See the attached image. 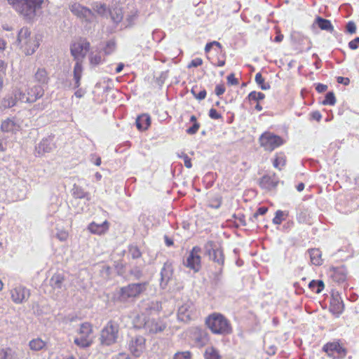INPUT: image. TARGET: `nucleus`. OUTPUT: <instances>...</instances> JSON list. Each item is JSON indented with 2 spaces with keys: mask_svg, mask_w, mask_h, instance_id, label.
I'll return each instance as SVG.
<instances>
[{
  "mask_svg": "<svg viewBox=\"0 0 359 359\" xmlns=\"http://www.w3.org/2000/svg\"><path fill=\"white\" fill-rule=\"evenodd\" d=\"M330 311L337 316L344 311V304L339 297H332L330 304Z\"/></svg>",
  "mask_w": 359,
  "mask_h": 359,
  "instance_id": "b1692460",
  "label": "nucleus"
},
{
  "mask_svg": "<svg viewBox=\"0 0 359 359\" xmlns=\"http://www.w3.org/2000/svg\"><path fill=\"white\" fill-rule=\"evenodd\" d=\"M89 49L90 43L86 39H80L72 44L70 50L74 60H79V57L84 58Z\"/></svg>",
  "mask_w": 359,
  "mask_h": 359,
  "instance_id": "9b49d317",
  "label": "nucleus"
},
{
  "mask_svg": "<svg viewBox=\"0 0 359 359\" xmlns=\"http://www.w3.org/2000/svg\"><path fill=\"white\" fill-rule=\"evenodd\" d=\"M315 23L322 30H326L330 32L334 31V27L329 20L318 16L315 20Z\"/></svg>",
  "mask_w": 359,
  "mask_h": 359,
  "instance_id": "bb28decb",
  "label": "nucleus"
},
{
  "mask_svg": "<svg viewBox=\"0 0 359 359\" xmlns=\"http://www.w3.org/2000/svg\"><path fill=\"white\" fill-rule=\"evenodd\" d=\"M226 88L224 83H219L215 86V92L217 96H220L225 93Z\"/></svg>",
  "mask_w": 359,
  "mask_h": 359,
  "instance_id": "4d7b16f0",
  "label": "nucleus"
},
{
  "mask_svg": "<svg viewBox=\"0 0 359 359\" xmlns=\"http://www.w3.org/2000/svg\"><path fill=\"white\" fill-rule=\"evenodd\" d=\"M12 8L27 19L36 15L37 10L42 8L44 0H7Z\"/></svg>",
  "mask_w": 359,
  "mask_h": 359,
  "instance_id": "7ed1b4c3",
  "label": "nucleus"
},
{
  "mask_svg": "<svg viewBox=\"0 0 359 359\" xmlns=\"http://www.w3.org/2000/svg\"><path fill=\"white\" fill-rule=\"evenodd\" d=\"M311 262L316 266H320L323 264L322 253L319 249L313 248L309 250Z\"/></svg>",
  "mask_w": 359,
  "mask_h": 359,
  "instance_id": "a878e982",
  "label": "nucleus"
},
{
  "mask_svg": "<svg viewBox=\"0 0 359 359\" xmlns=\"http://www.w3.org/2000/svg\"><path fill=\"white\" fill-rule=\"evenodd\" d=\"M151 117L147 114H142L136 118V127L140 131L147 130L151 126Z\"/></svg>",
  "mask_w": 359,
  "mask_h": 359,
  "instance_id": "5701e85b",
  "label": "nucleus"
},
{
  "mask_svg": "<svg viewBox=\"0 0 359 359\" xmlns=\"http://www.w3.org/2000/svg\"><path fill=\"white\" fill-rule=\"evenodd\" d=\"M255 80L262 90H266L270 88V85L265 82V79L260 72L256 74Z\"/></svg>",
  "mask_w": 359,
  "mask_h": 359,
  "instance_id": "e433bc0d",
  "label": "nucleus"
},
{
  "mask_svg": "<svg viewBox=\"0 0 359 359\" xmlns=\"http://www.w3.org/2000/svg\"><path fill=\"white\" fill-rule=\"evenodd\" d=\"M279 179L276 173L267 174L262 176L258 182L259 186L264 190L273 191L275 190L278 184Z\"/></svg>",
  "mask_w": 359,
  "mask_h": 359,
  "instance_id": "4468645a",
  "label": "nucleus"
},
{
  "mask_svg": "<svg viewBox=\"0 0 359 359\" xmlns=\"http://www.w3.org/2000/svg\"><path fill=\"white\" fill-rule=\"evenodd\" d=\"M128 252L133 259H138L142 256V252L137 245L129 246Z\"/></svg>",
  "mask_w": 359,
  "mask_h": 359,
  "instance_id": "a18cd8bd",
  "label": "nucleus"
},
{
  "mask_svg": "<svg viewBox=\"0 0 359 359\" xmlns=\"http://www.w3.org/2000/svg\"><path fill=\"white\" fill-rule=\"evenodd\" d=\"M116 48V43L114 41H109L107 43L106 46L104 48L105 54L109 55L111 54Z\"/></svg>",
  "mask_w": 359,
  "mask_h": 359,
  "instance_id": "864d4df0",
  "label": "nucleus"
},
{
  "mask_svg": "<svg viewBox=\"0 0 359 359\" xmlns=\"http://www.w3.org/2000/svg\"><path fill=\"white\" fill-rule=\"evenodd\" d=\"M261 147L265 151L271 152L285 143V140L280 136L271 132L266 131L259 137Z\"/></svg>",
  "mask_w": 359,
  "mask_h": 359,
  "instance_id": "0eeeda50",
  "label": "nucleus"
},
{
  "mask_svg": "<svg viewBox=\"0 0 359 359\" xmlns=\"http://www.w3.org/2000/svg\"><path fill=\"white\" fill-rule=\"evenodd\" d=\"M336 103V97L333 92H329L326 94L325 100L323 101L324 105H334Z\"/></svg>",
  "mask_w": 359,
  "mask_h": 359,
  "instance_id": "49530a36",
  "label": "nucleus"
},
{
  "mask_svg": "<svg viewBox=\"0 0 359 359\" xmlns=\"http://www.w3.org/2000/svg\"><path fill=\"white\" fill-rule=\"evenodd\" d=\"M89 60L90 63L92 65H100L102 61V57L101 55V52L97 53H93L92 52L89 56Z\"/></svg>",
  "mask_w": 359,
  "mask_h": 359,
  "instance_id": "58836bf2",
  "label": "nucleus"
},
{
  "mask_svg": "<svg viewBox=\"0 0 359 359\" xmlns=\"http://www.w3.org/2000/svg\"><path fill=\"white\" fill-rule=\"evenodd\" d=\"M213 260L218 263H223L224 262L223 252L218 249L214 250H213Z\"/></svg>",
  "mask_w": 359,
  "mask_h": 359,
  "instance_id": "09e8293b",
  "label": "nucleus"
},
{
  "mask_svg": "<svg viewBox=\"0 0 359 359\" xmlns=\"http://www.w3.org/2000/svg\"><path fill=\"white\" fill-rule=\"evenodd\" d=\"M337 82L339 83H344V85H348L349 83V79L342 77V76H339V77H337Z\"/></svg>",
  "mask_w": 359,
  "mask_h": 359,
  "instance_id": "774afa93",
  "label": "nucleus"
},
{
  "mask_svg": "<svg viewBox=\"0 0 359 359\" xmlns=\"http://www.w3.org/2000/svg\"><path fill=\"white\" fill-rule=\"evenodd\" d=\"M200 313L196 306L187 302L182 304L178 309V319L182 322L188 323L198 318Z\"/></svg>",
  "mask_w": 359,
  "mask_h": 359,
  "instance_id": "1a4fd4ad",
  "label": "nucleus"
},
{
  "mask_svg": "<svg viewBox=\"0 0 359 359\" xmlns=\"http://www.w3.org/2000/svg\"><path fill=\"white\" fill-rule=\"evenodd\" d=\"M18 104V102L16 101V97L11 93L6 95L1 101H0V108L3 109H9L13 107Z\"/></svg>",
  "mask_w": 359,
  "mask_h": 359,
  "instance_id": "393cba45",
  "label": "nucleus"
},
{
  "mask_svg": "<svg viewBox=\"0 0 359 359\" xmlns=\"http://www.w3.org/2000/svg\"><path fill=\"white\" fill-rule=\"evenodd\" d=\"M10 348H0V359H12Z\"/></svg>",
  "mask_w": 359,
  "mask_h": 359,
  "instance_id": "3c124183",
  "label": "nucleus"
},
{
  "mask_svg": "<svg viewBox=\"0 0 359 359\" xmlns=\"http://www.w3.org/2000/svg\"><path fill=\"white\" fill-rule=\"evenodd\" d=\"M37 149L39 154H43L50 152L52 147L50 141L47 139H43L39 144Z\"/></svg>",
  "mask_w": 359,
  "mask_h": 359,
  "instance_id": "72a5a7b5",
  "label": "nucleus"
},
{
  "mask_svg": "<svg viewBox=\"0 0 359 359\" xmlns=\"http://www.w3.org/2000/svg\"><path fill=\"white\" fill-rule=\"evenodd\" d=\"M138 18V12L137 11H134L131 15H128L126 18L127 22L129 25H133L135 20Z\"/></svg>",
  "mask_w": 359,
  "mask_h": 359,
  "instance_id": "6e6d98bb",
  "label": "nucleus"
},
{
  "mask_svg": "<svg viewBox=\"0 0 359 359\" xmlns=\"http://www.w3.org/2000/svg\"><path fill=\"white\" fill-rule=\"evenodd\" d=\"M327 275L333 281L341 283L346 281L347 272L344 266H331L327 270Z\"/></svg>",
  "mask_w": 359,
  "mask_h": 359,
  "instance_id": "dca6fc26",
  "label": "nucleus"
},
{
  "mask_svg": "<svg viewBox=\"0 0 359 359\" xmlns=\"http://www.w3.org/2000/svg\"><path fill=\"white\" fill-rule=\"evenodd\" d=\"M93 9L100 15H104L107 11V7L104 4H96Z\"/></svg>",
  "mask_w": 359,
  "mask_h": 359,
  "instance_id": "603ef678",
  "label": "nucleus"
},
{
  "mask_svg": "<svg viewBox=\"0 0 359 359\" xmlns=\"http://www.w3.org/2000/svg\"><path fill=\"white\" fill-rule=\"evenodd\" d=\"M148 283H132L121 287L116 293V300L121 303L135 301L147 290Z\"/></svg>",
  "mask_w": 359,
  "mask_h": 359,
  "instance_id": "f03ea898",
  "label": "nucleus"
},
{
  "mask_svg": "<svg viewBox=\"0 0 359 359\" xmlns=\"http://www.w3.org/2000/svg\"><path fill=\"white\" fill-rule=\"evenodd\" d=\"M203 65V60L201 57H196L193 59L188 65L189 68L197 67Z\"/></svg>",
  "mask_w": 359,
  "mask_h": 359,
  "instance_id": "5fc2aeb1",
  "label": "nucleus"
},
{
  "mask_svg": "<svg viewBox=\"0 0 359 359\" xmlns=\"http://www.w3.org/2000/svg\"><path fill=\"white\" fill-rule=\"evenodd\" d=\"M311 117L312 119L319 122L321 120L322 115L318 111H315L311 114Z\"/></svg>",
  "mask_w": 359,
  "mask_h": 359,
  "instance_id": "338daca9",
  "label": "nucleus"
},
{
  "mask_svg": "<svg viewBox=\"0 0 359 359\" xmlns=\"http://www.w3.org/2000/svg\"><path fill=\"white\" fill-rule=\"evenodd\" d=\"M182 158H183L185 167L187 168H191L192 167L191 159L188 156V155L184 154Z\"/></svg>",
  "mask_w": 359,
  "mask_h": 359,
  "instance_id": "680f3d73",
  "label": "nucleus"
},
{
  "mask_svg": "<svg viewBox=\"0 0 359 359\" xmlns=\"http://www.w3.org/2000/svg\"><path fill=\"white\" fill-rule=\"evenodd\" d=\"M268 211V208L266 207H260L257 209L256 212L254 214V217H257L258 215H264Z\"/></svg>",
  "mask_w": 359,
  "mask_h": 359,
  "instance_id": "0e129e2a",
  "label": "nucleus"
},
{
  "mask_svg": "<svg viewBox=\"0 0 359 359\" xmlns=\"http://www.w3.org/2000/svg\"><path fill=\"white\" fill-rule=\"evenodd\" d=\"M198 88V87L196 85L193 86L192 88L191 89V94L194 95V97L196 99H197L198 100H204L207 95L206 90L203 88L198 93L197 92Z\"/></svg>",
  "mask_w": 359,
  "mask_h": 359,
  "instance_id": "4c0bfd02",
  "label": "nucleus"
},
{
  "mask_svg": "<svg viewBox=\"0 0 359 359\" xmlns=\"http://www.w3.org/2000/svg\"><path fill=\"white\" fill-rule=\"evenodd\" d=\"M0 129L4 133L15 134L22 130V127L15 117H11L2 121Z\"/></svg>",
  "mask_w": 359,
  "mask_h": 359,
  "instance_id": "2eb2a0df",
  "label": "nucleus"
},
{
  "mask_svg": "<svg viewBox=\"0 0 359 359\" xmlns=\"http://www.w3.org/2000/svg\"><path fill=\"white\" fill-rule=\"evenodd\" d=\"M76 62L75 64L74 68V77L76 81V86L78 87L80 86V80L81 79L83 67L81 62L79 60H76Z\"/></svg>",
  "mask_w": 359,
  "mask_h": 359,
  "instance_id": "473e14b6",
  "label": "nucleus"
},
{
  "mask_svg": "<svg viewBox=\"0 0 359 359\" xmlns=\"http://www.w3.org/2000/svg\"><path fill=\"white\" fill-rule=\"evenodd\" d=\"M65 276L62 273H55L50 279V285L53 289H60L65 281Z\"/></svg>",
  "mask_w": 359,
  "mask_h": 359,
  "instance_id": "cd10ccee",
  "label": "nucleus"
},
{
  "mask_svg": "<svg viewBox=\"0 0 359 359\" xmlns=\"http://www.w3.org/2000/svg\"><path fill=\"white\" fill-rule=\"evenodd\" d=\"M72 196L75 198L81 199V198H87L88 196V194L87 192L84 191L83 189H82L81 188L77 187H74V189H72Z\"/></svg>",
  "mask_w": 359,
  "mask_h": 359,
  "instance_id": "79ce46f5",
  "label": "nucleus"
},
{
  "mask_svg": "<svg viewBox=\"0 0 359 359\" xmlns=\"http://www.w3.org/2000/svg\"><path fill=\"white\" fill-rule=\"evenodd\" d=\"M18 42L26 55H32L38 48L39 43L36 37L31 35V32L27 27L22 28L18 36Z\"/></svg>",
  "mask_w": 359,
  "mask_h": 359,
  "instance_id": "20e7f679",
  "label": "nucleus"
},
{
  "mask_svg": "<svg viewBox=\"0 0 359 359\" xmlns=\"http://www.w3.org/2000/svg\"><path fill=\"white\" fill-rule=\"evenodd\" d=\"M214 46L215 47V51L220 55L216 59L212 58V63L216 67H223L226 63V57L224 54H222V46L219 42L213 41L206 43L204 49L205 53L208 54Z\"/></svg>",
  "mask_w": 359,
  "mask_h": 359,
  "instance_id": "f8f14e48",
  "label": "nucleus"
},
{
  "mask_svg": "<svg viewBox=\"0 0 359 359\" xmlns=\"http://www.w3.org/2000/svg\"><path fill=\"white\" fill-rule=\"evenodd\" d=\"M166 327L165 323L158 320L149 319L144 324V328L149 334H157L163 332Z\"/></svg>",
  "mask_w": 359,
  "mask_h": 359,
  "instance_id": "6ab92c4d",
  "label": "nucleus"
},
{
  "mask_svg": "<svg viewBox=\"0 0 359 359\" xmlns=\"http://www.w3.org/2000/svg\"><path fill=\"white\" fill-rule=\"evenodd\" d=\"M119 334V324L113 320H109L100 332L101 344L110 346L117 341Z\"/></svg>",
  "mask_w": 359,
  "mask_h": 359,
  "instance_id": "423d86ee",
  "label": "nucleus"
},
{
  "mask_svg": "<svg viewBox=\"0 0 359 359\" xmlns=\"http://www.w3.org/2000/svg\"><path fill=\"white\" fill-rule=\"evenodd\" d=\"M190 121L191 123H193V125H192V126L188 128L187 129L186 132L189 135H194L198 131V130L201 127V124L199 122H198L197 118L195 115L191 116Z\"/></svg>",
  "mask_w": 359,
  "mask_h": 359,
  "instance_id": "f704fd0d",
  "label": "nucleus"
},
{
  "mask_svg": "<svg viewBox=\"0 0 359 359\" xmlns=\"http://www.w3.org/2000/svg\"><path fill=\"white\" fill-rule=\"evenodd\" d=\"M70 11L76 17L86 21H89L94 15L90 9L78 3L72 4L70 7Z\"/></svg>",
  "mask_w": 359,
  "mask_h": 359,
  "instance_id": "f3484780",
  "label": "nucleus"
},
{
  "mask_svg": "<svg viewBox=\"0 0 359 359\" xmlns=\"http://www.w3.org/2000/svg\"><path fill=\"white\" fill-rule=\"evenodd\" d=\"M265 98V95L262 92L252 91L250 92L247 100L248 102L252 104L253 103H259L260 101Z\"/></svg>",
  "mask_w": 359,
  "mask_h": 359,
  "instance_id": "c756f323",
  "label": "nucleus"
},
{
  "mask_svg": "<svg viewBox=\"0 0 359 359\" xmlns=\"http://www.w3.org/2000/svg\"><path fill=\"white\" fill-rule=\"evenodd\" d=\"M348 47L351 50H355L359 48V37H356L348 43Z\"/></svg>",
  "mask_w": 359,
  "mask_h": 359,
  "instance_id": "052dcab7",
  "label": "nucleus"
},
{
  "mask_svg": "<svg viewBox=\"0 0 359 359\" xmlns=\"http://www.w3.org/2000/svg\"><path fill=\"white\" fill-rule=\"evenodd\" d=\"M145 348V339L140 336L133 339L129 344V349L135 357H139Z\"/></svg>",
  "mask_w": 359,
  "mask_h": 359,
  "instance_id": "a211bd4d",
  "label": "nucleus"
},
{
  "mask_svg": "<svg viewBox=\"0 0 359 359\" xmlns=\"http://www.w3.org/2000/svg\"><path fill=\"white\" fill-rule=\"evenodd\" d=\"M10 294L15 304H21L29 299L30 291L25 286L18 285L11 290Z\"/></svg>",
  "mask_w": 359,
  "mask_h": 359,
  "instance_id": "ddd939ff",
  "label": "nucleus"
},
{
  "mask_svg": "<svg viewBox=\"0 0 359 359\" xmlns=\"http://www.w3.org/2000/svg\"><path fill=\"white\" fill-rule=\"evenodd\" d=\"M323 352L332 359H342L347 353V350L340 340L329 341L322 348Z\"/></svg>",
  "mask_w": 359,
  "mask_h": 359,
  "instance_id": "6e6552de",
  "label": "nucleus"
},
{
  "mask_svg": "<svg viewBox=\"0 0 359 359\" xmlns=\"http://www.w3.org/2000/svg\"><path fill=\"white\" fill-rule=\"evenodd\" d=\"M287 215L288 214L284 211L280 210H277L276 212L275 217L273 219V223L278 225L280 224L285 219Z\"/></svg>",
  "mask_w": 359,
  "mask_h": 359,
  "instance_id": "ea45409f",
  "label": "nucleus"
},
{
  "mask_svg": "<svg viewBox=\"0 0 359 359\" xmlns=\"http://www.w3.org/2000/svg\"><path fill=\"white\" fill-rule=\"evenodd\" d=\"M222 205V198L219 196H213L210 198L208 201V207L217 209Z\"/></svg>",
  "mask_w": 359,
  "mask_h": 359,
  "instance_id": "37998d69",
  "label": "nucleus"
},
{
  "mask_svg": "<svg viewBox=\"0 0 359 359\" xmlns=\"http://www.w3.org/2000/svg\"><path fill=\"white\" fill-rule=\"evenodd\" d=\"M226 79H227L228 83L230 84V85L236 86V85L238 84V81L235 77V74L233 73H231L229 75H228L227 77H226Z\"/></svg>",
  "mask_w": 359,
  "mask_h": 359,
  "instance_id": "bf43d9fd",
  "label": "nucleus"
},
{
  "mask_svg": "<svg viewBox=\"0 0 359 359\" xmlns=\"http://www.w3.org/2000/svg\"><path fill=\"white\" fill-rule=\"evenodd\" d=\"M201 248L199 246H194L184 261V265L194 273L198 272L201 269Z\"/></svg>",
  "mask_w": 359,
  "mask_h": 359,
  "instance_id": "9d476101",
  "label": "nucleus"
},
{
  "mask_svg": "<svg viewBox=\"0 0 359 359\" xmlns=\"http://www.w3.org/2000/svg\"><path fill=\"white\" fill-rule=\"evenodd\" d=\"M109 229V223L105 220L102 224H97L95 222H90L88 226V230L93 234L103 235L105 234Z\"/></svg>",
  "mask_w": 359,
  "mask_h": 359,
  "instance_id": "aec40b11",
  "label": "nucleus"
},
{
  "mask_svg": "<svg viewBox=\"0 0 359 359\" xmlns=\"http://www.w3.org/2000/svg\"><path fill=\"white\" fill-rule=\"evenodd\" d=\"M7 69V65L4 61L0 60V91L3 88L4 86V78L6 76Z\"/></svg>",
  "mask_w": 359,
  "mask_h": 359,
  "instance_id": "c03bdc74",
  "label": "nucleus"
},
{
  "mask_svg": "<svg viewBox=\"0 0 359 359\" xmlns=\"http://www.w3.org/2000/svg\"><path fill=\"white\" fill-rule=\"evenodd\" d=\"M29 346L31 350L39 351L46 346V342L41 338H36L29 341Z\"/></svg>",
  "mask_w": 359,
  "mask_h": 359,
  "instance_id": "7c9ffc66",
  "label": "nucleus"
},
{
  "mask_svg": "<svg viewBox=\"0 0 359 359\" xmlns=\"http://www.w3.org/2000/svg\"><path fill=\"white\" fill-rule=\"evenodd\" d=\"M44 90L39 86H35L27 90L25 102L27 103H33L37 100L43 97Z\"/></svg>",
  "mask_w": 359,
  "mask_h": 359,
  "instance_id": "412c9836",
  "label": "nucleus"
},
{
  "mask_svg": "<svg viewBox=\"0 0 359 359\" xmlns=\"http://www.w3.org/2000/svg\"><path fill=\"white\" fill-rule=\"evenodd\" d=\"M35 80L42 84H47L49 81V77L46 70L43 68H39L34 75Z\"/></svg>",
  "mask_w": 359,
  "mask_h": 359,
  "instance_id": "c85d7f7f",
  "label": "nucleus"
},
{
  "mask_svg": "<svg viewBox=\"0 0 359 359\" xmlns=\"http://www.w3.org/2000/svg\"><path fill=\"white\" fill-rule=\"evenodd\" d=\"M93 325L88 322L81 323L74 339V344L80 348H88L93 344Z\"/></svg>",
  "mask_w": 359,
  "mask_h": 359,
  "instance_id": "39448f33",
  "label": "nucleus"
},
{
  "mask_svg": "<svg viewBox=\"0 0 359 359\" xmlns=\"http://www.w3.org/2000/svg\"><path fill=\"white\" fill-rule=\"evenodd\" d=\"M205 359H221L219 351L214 347H208L204 353Z\"/></svg>",
  "mask_w": 359,
  "mask_h": 359,
  "instance_id": "c9c22d12",
  "label": "nucleus"
},
{
  "mask_svg": "<svg viewBox=\"0 0 359 359\" xmlns=\"http://www.w3.org/2000/svg\"><path fill=\"white\" fill-rule=\"evenodd\" d=\"M346 29L351 34L355 33L356 31V27L355 23L353 22H348V24L346 25Z\"/></svg>",
  "mask_w": 359,
  "mask_h": 359,
  "instance_id": "e2e57ef3",
  "label": "nucleus"
},
{
  "mask_svg": "<svg viewBox=\"0 0 359 359\" xmlns=\"http://www.w3.org/2000/svg\"><path fill=\"white\" fill-rule=\"evenodd\" d=\"M13 95L16 97V101L21 102H26V95L23 93L22 89L18 87H15L12 90Z\"/></svg>",
  "mask_w": 359,
  "mask_h": 359,
  "instance_id": "a19ab883",
  "label": "nucleus"
},
{
  "mask_svg": "<svg viewBox=\"0 0 359 359\" xmlns=\"http://www.w3.org/2000/svg\"><path fill=\"white\" fill-rule=\"evenodd\" d=\"M327 86L323 84V83H318L316 87V91L320 93L325 92L327 90Z\"/></svg>",
  "mask_w": 359,
  "mask_h": 359,
  "instance_id": "69168bd1",
  "label": "nucleus"
},
{
  "mask_svg": "<svg viewBox=\"0 0 359 359\" xmlns=\"http://www.w3.org/2000/svg\"><path fill=\"white\" fill-rule=\"evenodd\" d=\"M272 164L274 168L281 171L284 169L287 164V156L283 151H279L275 154Z\"/></svg>",
  "mask_w": 359,
  "mask_h": 359,
  "instance_id": "4be33fe9",
  "label": "nucleus"
},
{
  "mask_svg": "<svg viewBox=\"0 0 359 359\" xmlns=\"http://www.w3.org/2000/svg\"><path fill=\"white\" fill-rule=\"evenodd\" d=\"M309 289L316 294L320 293L325 288V284L321 280H313L309 284Z\"/></svg>",
  "mask_w": 359,
  "mask_h": 359,
  "instance_id": "2f4dec72",
  "label": "nucleus"
},
{
  "mask_svg": "<svg viewBox=\"0 0 359 359\" xmlns=\"http://www.w3.org/2000/svg\"><path fill=\"white\" fill-rule=\"evenodd\" d=\"M192 354L189 351H178L173 355V359H191Z\"/></svg>",
  "mask_w": 359,
  "mask_h": 359,
  "instance_id": "de8ad7c7",
  "label": "nucleus"
},
{
  "mask_svg": "<svg viewBox=\"0 0 359 359\" xmlns=\"http://www.w3.org/2000/svg\"><path fill=\"white\" fill-rule=\"evenodd\" d=\"M205 323L211 332L215 334L228 335L233 332L230 320L221 313H210L206 317Z\"/></svg>",
  "mask_w": 359,
  "mask_h": 359,
  "instance_id": "f257e3e1",
  "label": "nucleus"
},
{
  "mask_svg": "<svg viewBox=\"0 0 359 359\" xmlns=\"http://www.w3.org/2000/svg\"><path fill=\"white\" fill-rule=\"evenodd\" d=\"M208 116H209V117H210L211 119H213V120H218V119H222V116L221 113H219V112L216 109H215V108H211V109L209 110Z\"/></svg>",
  "mask_w": 359,
  "mask_h": 359,
  "instance_id": "8fccbe9b",
  "label": "nucleus"
},
{
  "mask_svg": "<svg viewBox=\"0 0 359 359\" xmlns=\"http://www.w3.org/2000/svg\"><path fill=\"white\" fill-rule=\"evenodd\" d=\"M56 236L60 241H65L69 237V233L67 231L62 230L57 233Z\"/></svg>",
  "mask_w": 359,
  "mask_h": 359,
  "instance_id": "13d9d810",
  "label": "nucleus"
}]
</instances>
